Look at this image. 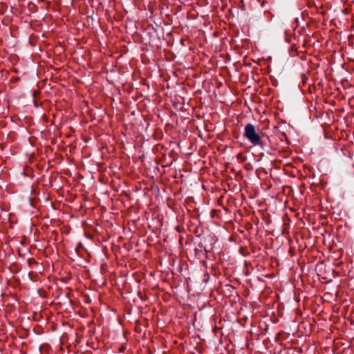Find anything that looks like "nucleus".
Wrapping results in <instances>:
<instances>
[{
	"label": "nucleus",
	"mask_w": 354,
	"mask_h": 354,
	"mask_svg": "<svg viewBox=\"0 0 354 354\" xmlns=\"http://www.w3.org/2000/svg\"><path fill=\"white\" fill-rule=\"evenodd\" d=\"M28 261L30 266L32 264H37V261L33 258L29 259Z\"/></svg>",
	"instance_id": "nucleus-4"
},
{
	"label": "nucleus",
	"mask_w": 354,
	"mask_h": 354,
	"mask_svg": "<svg viewBox=\"0 0 354 354\" xmlns=\"http://www.w3.org/2000/svg\"><path fill=\"white\" fill-rule=\"evenodd\" d=\"M43 348H44V346L40 347L41 352H43V351H42V349H43Z\"/></svg>",
	"instance_id": "nucleus-9"
},
{
	"label": "nucleus",
	"mask_w": 354,
	"mask_h": 354,
	"mask_svg": "<svg viewBox=\"0 0 354 354\" xmlns=\"http://www.w3.org/2000/svg\"><path fill=\"white\" fill-rule=\"evenodd\" d=\"M243 136L254 146H259L261 149L264 148L266 142L263 140V133L261 131L257 132L253 124H248L245 125Z\"/></svg>",
	"instance_id": "nucleus-1"
},
{
	"label": "nucleus",
	"mask_w": 354,
	"mask_h": 354,
	"mask_svg": "<svg viewBox=\"0 0 354 354\" xmlns=\"http://www.w3.org/2000/svg\"><path fill=\"white\" fill-rule=\"evenodd\" d=\"M303 84H306L308 80V77L306 74H302L301 76Z\"/></svg>",
	"instance_id": "nucleus-3"
},
{
	"label": "nucleus",
	"mask_w": 354,
	"mask_h": 354,
	"mask_svg": "<svg viewBox=\"0 0 354 354\" xmlns=\"http://www.w3.org/2000/svg\"><path fill=\"white\" fill-rule=\"evenodd\" d=\"M39 1H44V0H38Z\"/></svg>",
	"instance_id": "nucleus-10"
},
{
	"label": "nucleus",
	"mask_w": 354,
	"mask_h": 354,
	"mask_svg": "<svg viewBox=\"0 0 354 354\" xmlns=\"http://www.w3.org/2000/svg\"><path fill=\"white\" fill-rule=\"evenodd\" d=\"M250 167H251V165L250 164H248L245 166V169L248 170L250 169Z\"/></svg>",
	"instance_id": "nucleus-7"
},
{
	"label": "nucleus",
	"mask_w": 354,
	"mask_h": 354,
	"mask_svg": "<svg viewBox=\"0 0 354 354\" xmlns=\"http://www.w3.org/2000/svg\"><path fill=\"white\" fill-rule=\"evenodd\" d=\"M216 242L214 234H208L205 236L202 241L198 243V247L203 249L206 254L210 252L213 249V245Z\"/></svg>",
	"instance_id": "nucleus-2"
},
{
	"label": "nucleus",
	"mask_w": 354,
	"mask_h": 354,
	"mask_svg": "<svg viewBox=\"0 0 354 354\" xmlns=\"http://www.w3.org/2000/svg\"><path fill=\"white\" fill-rule=\"evenodd\" d=\"M49 349V347L48 346H44V351H45L46 352H47Z\"/></svg>",
	"instance_id": "nucleus-6"
},
{
	"label": "nucleus",
	"mask_w": 354,
	"mask_h": 354,
	"mask_svg": "<svg viewBox=\"0 0 354 354\" xmlns=\"http://www.w3.org/2000/svg\"><path fill=\"white\" fill-rule=\"evenodd\" d=\"M194 234L197 236H201V233L198 232V229H196L195 231L194 232Z\"/></svg>",
	"instance_id": "nucleus-5"
},
{
	"label": "nucleus",
	"mask_w": 354,
	"mask_h": 354,
	"mask_svg": "<svg viewBox=\"0 0 354 354\" xmlns=\"http://www.w3.org/2000/svg\"><path fill=\"white\" fill-rule=\"evenodd\" d=\"M194 250L196 254H198L199 252V250L198 248H195Z\"/></svg>",
	"instance_id": "nucleus-8"
}]
</instances>
